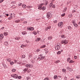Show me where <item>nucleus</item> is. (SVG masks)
Returning a JSON list of instances; mask_svg holds the SVG:
<instances>
[{"instance_id": "nucleus-30", "label": "nucleus", "mask_w": 80, "mask_h": 80, "mask_svg": "<svg viewBox=\"0 0 80 80\" xmlns=\"http://www.w3.org/2000/svg\"><path fill=\"white\" fill-rule=\"evenodd\" d=\"M20 20H16L15 21V22L16 23H19V22H20Z\"/></svg>"}, {"instance_id": "nucleus-14", "label": "nucleus", "mask_w": 80, "mask_h": 80, "mask_svg": "<svg viewBox=\"0 0 80 80\" xmlns=\"http://www.w3.org/2000/svg\"><path fill=\"white\" fill-rule=\"evenodd\" d=\"M4 35H5V36H7V35H8V32H4Z\"/></svg>"}, {"instance_id": "nucleus-38", "label": "nucleus", "mask_w": 80, "mask_h": 80, "mask_svg": "<svg viewBox=\"0 0 80 80\" xmlns=\"http://www.w3.org/2000/svg\"><path fill=\"white\" fill-rule=\"evenodd\" d=\"M16 71V69H13L12 70V71L13 72H15Z\"/></svg>"}, {"instance_id": "nucleus-29", "label": "nucleus", "mask_w": 80, "mask_h": 80, "mask_svg": "<svg viewBox=\"0 0 80 80\" xmlns=\"http://www.w3.org/2000/svg\"><path fill=\"white\" fill-rule=\"evenodd\" d=\"M68 30H71L72 29V27L70 26H68Z\"/></svg>"}, {"instance_id": "nucleus-53", "label": "nucleus", "mask_w": 80, "mask_h": 80, "mask_svg": "<svg viewBox=\"0 0 80 80\" xmlns=\"http://www.w3.org/2000/svg\"><path fill=\"white\" fill-rule=\"evenodd\" d=\"M48 28L47 27H46L45 28V30H46V31H47L48 30Z\"/></svg>"}, {"instance_id": "nucleus-61", "label": "nucleus", "mask_w": 80, "mask_h": 80, "mask_svg": "<svg viewBox=\"0 0 80 80\" xmlns=\"http://www.w3.org/2000/svg\"><path fill=\"white\" fill-rule=\"evenodd\" d=\"M22 3H20V4H19V6H22Z\"/></svg>"}, {"instance_id": "nucleus-37", "label": "nucleus", "mask_w": 80, "mask_h": 80, "mask_svg": "<svg viewBox=\"0 0 80 80\" xmlns=\"http://www.w3.org/2000/svg\"><path fill=\"white\" fill-rule=\"evenodd\" d=\"M68 17L69 18H72V15L71 14H70L68 15Z\"/></svg>"}, {"instance_id": "nucleus-54", "label": "nucleus", "mask_w": 80, "mask_h": 80, "mask_svg": "<svg viewBox=\"0 0 80 80\" xmlns=\"http://www.w3.org/2000/svg\"><path fill=\"white\" fill-rule=\"evenodd\" d=\"M48 29H50L51 28V26H50L49 27H47Z\"/></svg>"}, {"instance_id": "nucleus-28", "label": "nucleus", "mask_w": 80, "mask_h": 80, "mask_svg": "<svg viewBox=\"0 0 80 80\" xmlns=\"http://www.w3.org/2000/svg\"><path fill=\"white\" fill-rule=\"evenodd\" d=\"M45 9H46V8L44 6H43L42 8V10H45Z\"/></svg>"}, {"instance_id": "nucleus-3", "label": "nucleus", "mask_w": 80, "mask_h": 80, "mask_svg": "<svg viewBox=\"0 0 80 80\" xmlns=\"http://www.w3.org/2000/svg\"><path fill=\"white\" fill-rule=\"evenodd\" d=\"M25 67L27 68H32V67H33V66L32 64H28L25 65Z\"/></svg>"}, {"instance_id": "nucleus-2", "label": "nucleus", "mask_w": 80, "mask_h": 80, "mask_svg": "<svg viewBox=\"0 0 80 80\" xmlns=\"http://www.w3.org/2000/svg\"><path fill=\"white\" fill-rule=\"evenodd\" d=\"M68 41L66 39L62 40L61 41V43L62 44H64V45H66L67 43H68Z\"/></svg>"}, {"instance_id": "nucleus-21", "label": "nucleus", "mask_w": 80, "mask_h": 80, "mask_svg": "<svg viewBox=\"0 0 80 80\" xmlns=\"http://www.w3.org/2000/svg\"><path fill=\"white\" fill-rule=\"evenodd\" d=\"M69 63H74V61H73V60H71L69 62Z\"/></svg>"}, {"instance_id": "nucleus-7", "label": "nucleus", "mask_w": 80, "mask_h": 80, "mask_svg": "<svg viewBox=\"0 0 80 80\" xmlns=\"http://www.w3.org/2000/svg\"><path fill=\"white\" fill-rule=\"evenodd\" d=\"M11 18H8L9 20H11V19H12V17H15V14L11 13Z\"/></svg>"}, {"instance_id": "nucleus-41", "label": "nucleus", "mask_w": 80, "mask_h": 80, "mask_svg": "<svg viewBox=\"0 0 80 80\" xmlns=\"http://www.w3.org/2000/svg\"><path fill=\"white\" fill-rule=\"evenodd\" d=\"M3 67L6 68H7V66H6V65H5V64H3Z\"/></svg>"}, {"instance_id": "nucleus-8", "label": "nucleus", "mask_w": 80, "mask_h": 80, "mask_svg": "<svg viewBox=\"0 0 80 80\" xmlns=\"http://www.w3.org/2000/svg\"><path fill=\"white\" fill-rule=\"evenodd\" d=\"M72 23H73L75 27H78V24L76 22H72Z\"/></svg>"}, {"instance_id": "nucleus-39", "label": "nucleus", "mask_w": 80, "mask_h": 80, "mask_svg": "<svg viewBox=\"0 0 80 80\" xmlns=\"http://www.w3.org/2000/svg\"><path fill=\"white\" fill-rule=\"evenodd\" d=\"M0 37H1L2 38H3V34H1L0 35Z\"/></svg>"}, {"instance_id": "nucleus-42", "label": "nucleus", "mask_w": 80, "mask_h": 80, "mask_svg": "<svg viewBox=\"0 0 80 80\" xmlns=\"http://www.w3.org/2000/svg\"><path fill=\"white\" fill-rule=\"evenodd\" d=\"M70 60V58H68L67 59V62H69Z\"/></svg>"}, {"instance_id": "nucleus-11", "label": "nucleus", "mask_w": 80, "mask_h": 80, "mask_svg": "<svg viewBox=\"0 0 80 80\" xmlns=\"http://www.w3.org/2000/svg\"><path fill=\"white\" fill-rule=\"evenodd\" d=\"M22 35H25L27 34V32L25 31H23L22 32Z\"/></svg>"}, {"instance_id": "nucleus-24", "label": "nucleus", "mask_w": 80, "mask_h": 80, "mask_svg": "<svg viewBox=\"0 0 80 80\" xmlns=\"http://www.w3.org/2000/svg\"><path fill=\"white\" fill-rule=\"evenodd\" d=\"M10 63L11 65H13V64H14V62H10Z\"/></svg>"}, {"instance_id": "nucleus-6", "label": "nucleus", "mask_w": 80, "mask_h": 80, "mask_svg": "<svg viewBox=\"0 0 80 80\" xmlns=\"http://www.w3.org/2000/svg\"><path fill=\"white\" fill-rule=\"evenodd\" d=\"M18 74H13L11 75V77H13V78H17V76Z\"/></svg>"}, {"instance_id": "nucleus-12", "label": "nucleus", "mask_w": 80, "mask_h": 80, "mask_svg": "<svg viewBox=\"0 0 80 80\" xmlns=\"http://www.w3.org/2000/svg\"><path fill=\"white\" fill-rule=\"evenodd\" d=\"M4 45L6 46H8V42H4Z\"/></svg>"}, {"instance_id": "nucleus-45", "label": "nucleus", "mask_w": 80, "mask_h": 80, "mask_svg": "<svg viewBox=\"0 0 80 80\" xmlns=\"http://www.w3.org/2000/svg\"><path fill=\"white\" fill-rule=\"evenodd\" d=\"M53 22V23H57L58 21L57 20H55V21H54Z\"/></svg>"}, {"instance_id": "nucleus-26", "label": "nucleus", "mask_w": 80, "mask_h": 80, "mask_svg": "<svg viewBox=\"0 0 80 80\" xmlns=\"http://www.w3.org/2000/svg\"><path fill=\"white\" fill-rule=\"evenodd\" d=\"M7 60L8 61V62H11V61H12V59L10 58H8V59H7Z\"/></svg>"}, {"instance_id": "nucleus-49", "label": "nucleus", "mask_w": 80, "mask_h": 80, "mask_svg": "<svg viewBox=\"0 0 80 80\" xmlns=\"http://www.w3.org/2000/svg\"><path fill=\"white\" fill-rule=\"evenodd\" d=\"M65 15V13H64L61 15V16L62 17H64Z\"/></svg>"}, {"instance_id": "nucleus-48", "label": "nucleus", "mask_w": 80, "mask_h": 80, "mask_svg": "<svg viewBox=\"0 0 80 80\" xmlns=\"http://www.w3.org/2000/svg\"><path fill=\"white\" fill-rule=\"evenodd\" d=\"M48 40H51V39H52V37H48Z\"/></svg>"}, {"instance_id": "nucleus-64", "label": "nucleus", "mask_w": 80, "mask_h": 80, "mask_svg": "<svg viewBox=\"0 0 80 80\" xmlns=\"http://www.w3.org/2000/svg\"><path fill=\"white\" fill-rule=\"evenodd\" d=\"M4 28H4V27H2V28H1V30H3V29H4Z\"/></svg>"}, {"instance_id": "nucleus-47", "label": "nucleus", "mask_w": 80, "mask_h": 80, "mask_svg": "<svg viewBox=\"0 0 80 80\" xmlns=\"http://www.w3.org/2000/svg\"><path fill=\"white\" fill-rule=\"evenodd\" d=\"M56 78H57V76L55 75L54 77V79H55Z\"/></svg>"}, {"instance_id": "nucleus-62", "label": "nucleus", "mask_w": 80, "mask_h": 80, "mask_svg": "<svg viewBox=\"0 0 80 80\" xmlns=\"http://www.w3.org/2000/svg\"><path fill=\"white\" fill-rule=\"evenodd\" d=\"M3 17V15H2L0 16V18H2V17Z\"/></svg>"}, {"instance_id": "nucleus-51", "label": "nucleus", "mask_w": 80, "mask_h": 80, "mask_svg": "<svg viewBox=\"0 0 80 80\" xmlns=\"http://www.w3.org/2000/svg\"><path fill=\"white\" fill-rule=\"evenodd\" d=\"M69 71H70V72H72V68H69Z\"/></svg>"}, {"instance_id": "nucleus-32", "label": "nucleus", "mask_w": 80, "mask_h": 80, "mask_svg": "<svg viewBox=\"0 0 80 80\" xmlns=\"http://www.w3.org/2000/svg\"><path fill=\"white\" fill-rule=\"evenodd\" d=\"M32 57V55H30L28 57V59H30V58Z\"/></svg>"}, {"instance_id": "nucleus-31", "label": "nucleus", "mask_w": 80, "mask_h": 80, "mask_svg": "<svg viewBox=\"0 0 80 80\" xmlns=\"http://www.w3.org/2000/svg\"><path fill=\"white\" fill-rule=\"evenodd\" d=\"M61 51H58L57 52V54L58 55H60V54H61Z\"/></svg>"}, {"instance_id": "nucleus-4", "label": "nucleus", "mask_w": 80, "mask_h": 80, "mask_svg": "<svg viewBox=\"0 0 80 80\" xmlns=\"http://www.w3.org/2000/svg\"><path fill=\"white\" fill-rule=\"evenodd\" d=\"M50 15H51V13L50 12H48L47 13V17L48 19H50L51 17H50Z\"/></svg>"}, {"instance_id": "nucleus-13", "label": "nucleus", "mask_w": 80, "mask_h": 80, "mask_svg": "<svg viewBox=\"0 0 80 80\" xmlns=\"http://www.w3.org/2000/svg\"><path fill=\"white\" fill-rule=\"evenodd\" d=\"M40 39H41L40 38H37V39H36V42H38V41L40 40Z\"/></svg>"}, {"instance_id": "nucleus-22", "label": "nucleus", "mask_w": 80, "mask_h": 80, "mask_svg": "<svg viewBox=\"0 0 80 80\" xmlns=\"http://www.w3.org/2000/svg\"><path fill=\"white\" fill-rule=\"evenodd\" d=\"M21 58H25V55H22L21 56Z\"/></svg>"}, {"instance_id": "nucleus-9", "label": "nucleus", "mask_w": 80, "mask_h": 80, "mask_svg": "<svg viewBox=\"0 0 80 80\" xmlns=\"http://www.w3.org/2000/svg\"><path fill=\"white\" fill-rule=\"evenodd\" d=\"M28 45H23V44H22L21 46V48H24L25 47H28Z\"/></svg>"}, {"instance_id": "nucleus-19", "label": "nucleus", "mask_w": 80, "mask_h": 80, "mask_svg": "<svg viewBox=\"0 0 80 80\" xmlns=\"http://www.w3.org/2000/svg\"><path fill=\"white\" fill-rule=\"evenodd\" d=\"M66 71L67 70H66V69H62V72H64L65 73Z\"/></svg>"}, {"instance_id": "nucleus-59", "label": "nucleus", "mask_w": 80, "mask_h": 80, "mask_svg": "<svg viewBox=\"0 0 80 80\" xmlns=\"http://www.w3.org/2000/svg\"><path fill=\"white\" fill-rule=\"evenodd\" d=\"M72 13H74V12H75V11L74 10H72Z\"/></svg>"}, {"instance_id": "nucleus-56", "label": "nucleus", "mask_w": 80, "mask_h": 80, "mask_svg": "<svg viewBox=\"0 0 80 80\" xmlns=\"http://www.w3.org/2000/svg\"><path fill=\"white\" fill-rule=\"evenodd\" d=\"M12 3V4H15V1H13L11 2Z\"/></svg>"}, {"instance_id": "nucleus-35", "label": "nucleus", "mask_w": 80, "mask_h": 80, "mask_svg": "<svg viewBox=\"0 0 80 80\" xmlns=\"http://www.w3.org/2000/svg\"><path fill=\"white\" fill-rule=\"evenodd\" d=\"M52 5H53V3H51L49 5V7L51 8V7H52Z\"/></svg>"}, {"instance_id": "nucleus-20", "label": "nucleus", "mask_w": 80, "mask_h": 80, "mask_svg": "<svg viewBox=\"0 0 80 80\" xmlns=\"http://www.w3.org/2000/svg\"><path fill=\"white\" fill-rule=\"evenodd\" d=\"M43 80H50V78H46Z\"/></svg>"}, {"instance_id": "nucleus-46", "label": "nucleus", "mask_w": 80, "mask_h": 80, "mask_svg": "<svg viewBox=\"0 0 80 80\" xmlns=\"http://www.w3.org/2000/svg\"><path fill=\"white\" fill-rule=\"evenodd\" d=\"M27 30H31V27L29 28L28 27L27 28Z\"/></svg>"}, {"instance_id": "nucleus-15", "label": "nucleus", "mask_w": 80, "mask_h": 80, "mask_svg": "<svg viewBox=\"0 0 80 80\" xmlns=\"http://www.w3.org/2000/svg\"><path fill=\"white\" fill-rule=\"evenodd\" d=\"M46 46L45 45H43L40 47L41 48H45Z\"/></svg>"}, {"instance_id": "nucleus-33", "label": "nucleus", "mask_w": 80, "mask_h": 80, "mask_svg": "<svg viewBox=\"0 0 80 80\" xmlns=\"http://www.w3.org/2000/svg\"><path fill=\"white\" fill-rule=\"evenodd\" d=\"M32 6H28L27 7V8H32Z\"/></svg>"}, {"instance_id": "nucleus-27", "label": "nucleus", "mask_w": 80, "mask_h": 80, "mask_svg": "<svg viewBox=\"0 0 80 80\" xmlns=\"http://www.w3.org/2000/svg\"><path fill=\"white\" fill-rule=\"evenodd\" d=\"M60 61L59 60H57L55 61V63H59L60 62Z\"/></svg>"}, {"instance_id": "nucleus-16", "label": "nucleus", "mask_w": 80, "mask_h": 80, "mask_svg": "<svg viewBox=\"0 0 80 80\" xmlns=\"http://www.w3.org/2000/svg\"><path fill=\"white\" fill-rule=\"evenodd\" d=\"M22 7L23 8H25L27 7V6L25 5V4H23L22 6Z\"/></svg>"}, {"instance_id": "nucleus-43", "label": "nucleus", "mask_w": 80, "mask_h": 80, "mask_svg": "<svg viewBox=\"0 0 80 80\" xmlns=\"http://www.w3.org/2000/svg\"><path fill=\"white\" fill-rule=\"evenodd\" d=\"M31 78L30 77H28L26 78L27 80H30V79Z\"/></svg>"}, {"instance_id": "nucleus-57", "label": "nucleus", "mask_w": 80, "mask_h": 80, "mask_svg": "<svg viewBox=\"0 0 80 80\" xmlns=\"http://www.w3.org/2000/svg\"><path fill=\"white\" fill-rule=\"evenodd\" d=\"M5 0H0V3H2V2H3V1Z\"/></svg>"}, {"instance_id": "nucleus-63", "label": "nucleus", "mask_w": 80, "mask_h": 80, "mask_svg": "<svg viewBox=\"0 0 80 80\" xmlns=\"http://www.w3.org/2000/svg\"><path fill=\"white\" fill-rule=\"evenodd\" d=\"M64 79L65 80H67V77H65V78H64Z\"/></svg>"}, {"instance_id": "nucleus-52", "label": "nucleus", "mask_w": 80, "mask_h": 80, "mask_svg": "<svg viewBox=\"0 0 80 80\" xmlns=\"http://www.w3.org/2000/svg\"><path fill=\"white\" fill-rule=\"evenodd\" d=\"M30 72H31V70H30V69L28 70V73H30Z\"/></svg>"}, {"instance_id": "nucleus-5", "label": "nucleus", "mask_w": 80, "mask_h": 80, "mask_svg": "<svg viewBox=\"0 0 80 80\" xmlns=\"http://www.w3.org/2000/svg\"><path fill=\"white\" fill-rule=\"evenodd\" d=\"M58 26L59 27L62 28L63 27V22H60L58 24Z\"/></svg>"}, {"instance_id": "nucleus-10", "label": "nucleus", "mask_w": 80, "mask_h": 80, "mask_svg": "<svg viewBox=\"0 0 80 80\" xmlns=\"http://www.w3.org/2000/svg\"><path fill=\"white\" fill-rule=\"evenodd\" d=\"M28 68H24L23 70V72L24 73H25V72H26L27 71H28Z\"/></svg>"}, {"instance_id": "nucleus-34", "label": "nucleus", "mask_w": 80, "mask_h": 80, "mask_svg": "<svg viewBox=\"0 0 80 80\" xmlns=\"http://www.w3.org/2000/svg\"><path fill=\"white\" fill-rule=\"evenodd\" d=\"M32 33L33 34H34V35H37V32H35V31H34L32 32Z\"/></svg>"}, {"instance_id": "nucleus-17", "label": "nucleus", "mask_w": 80, "mask_h": 80, "mask_svg": "<svg viewBox=\"0 0 80 80\" xmlns=\"http://www.w3.org/2000/svg\"><path fill=\"white\" fill-rule=\"evenodd\" d=\"M17 78H18V79H21L22 78V76H18V75L17 76Z\"/></svg>"}, {"instance_id": "nucleus-44", "label": "nucleus", "mask_w": 80, "mask_h": 80, "mask_svg": "<svg viewBox=\"0 0 80 80\" xmlns=\"http://www.w3.org/2000/svg\"><path fill=\"white\" fill-rule=\"evenodd\" d=\"M34 30V28H33V27H31V30L32 31V30Z\"/></svg>"}, {"instance_id": "nucleus-1", "label": "nucleus", "mask_w": 80, "mask_h": 80, "mask_svg": "<svg viewBox=\"0 0 80 80\" xmlns=\"http://www.w3.org/2000/svg\"><path fill=\"white\" fill-rule=\"evenodd\" d=\"M55 48L56 50H58L60 49V43H58L56 44L55 45Z\"/></svg>"}, {"instance_id": "nucleus-60", "label": "nucleus", "mask_w": 80, "mask_h": 80, "mask_svg": "<svg viewBox=\"0 0 80 80\" xmlns=\"http://www.w3.org/2000/svg\"><path fill=\"white\" fill-rule=\"evenodd\" d=\"M74 58L75 59H77V57L76 56H74Z\"/></svg>"}, {"instance_id": "nucleus-58", "label": "nucleus", "mask_w": 80, "mask_h": 80, "mask_svg": "<svg viewBox=\"0 0 80 80\" xmlns=\"http://www.w3.org/2000/svg\"><path fill=\"white\" fill-rule=\"evenodd\" d=\"M67 8H65L64 9V11H65H65H66V10H67Z\"/></svg>"}, {"instance_id": "nucleus-25", "label": "nucleus", "mask_w": 80, "mask_h": 80, "mask_svg": "<svg viewBox=\"0 0 80 80\" xmlns=\"http://www.w3.org/2000/svg\"><path fill=\"white\" fill-rule=\"evenodd\" d=\"M76 78H78V79H79V78H80V75H78L76 76Z\"/></svg>"}, {"instance_id": "nucleus-23", "label": "nucleus", "mask_w": 80, "mask_h": 80, "mask_svg": "<svg viewBox=\"0 0 80 80\" xmlns=\"http://www.w3.org/2000/svg\"><path fill=\"white\" fill-rule=\"evenodd\" d=\"M45 57H42L41 58H40V60H43V59H44V58H45Z\"/></svg>"}, {"instance_id": "nucleus-36", "label": "nucleus", "mask_w": 80, "mask_h": 80, "mask_svg": "<svg viewBox=\"0 0 80 80\" xmlns=\"http://www.w3.org/2000/svg\"><path fill=\"white\" fill-rule=\"evenodd\" d=\"M38 9H39V10H42V7L41 6H39L38 8Z\"/></svg>"}, {"instance_id": "nucleus-50", "label": "nucleus", "mask_w": 80, "mask_h": 80, "mask_svg": "<svg viewBox=\"0 0 80 80\" xmlns=\"http://www.w3.org/2000/svg\"><path fill=\"white\" fill-rule=\"evenodd\" d=\"M44 5V4L43 3L41 4L40 5V6L42 7V6H43Z\"/></svg>"}, {"instance_id": "nucleus-55", "label": "nucleus", "mask_w": 80, "mask_h": 80, "mask_svg": "<svg viewBox=\"0 0 80 80\" xmlns=\"http://www.w3.org/2000/svg\"><path fill=\"white\" fill-rule=\"evenodd\" d=\"M52 7L53 8H55V5H53L52 6Z\"/></svg>"}, {"instance_id": "nucleus-40", "label": "nucleus", "mask_w": 80, "mask_h": 80, "mask_svg": "<svg viewBox=\"0 0 80 80\" xmlns=\"http://www.w3.org/2000/svg\"><path fill=\"white\" fill-rule=\"evenodd\" d=\"M20 37H16V38H15V39L16 40H19V39H20Z\"/></svg>"}, {"instance_id": "nucleus-18", "label": "nucleus", "mask_w": 80, "mask_h": 80, "mask_svg": "<svg viewBox=\"0 0 80 80\" xmlns=\"http://www.w3.org/2000/svg\"><path fill=\"white\" fill-rule=\"evenodd\" d=\"M61 38H66V36L65 35H62L61 36Z\"/></svg>"}]
</instances>
